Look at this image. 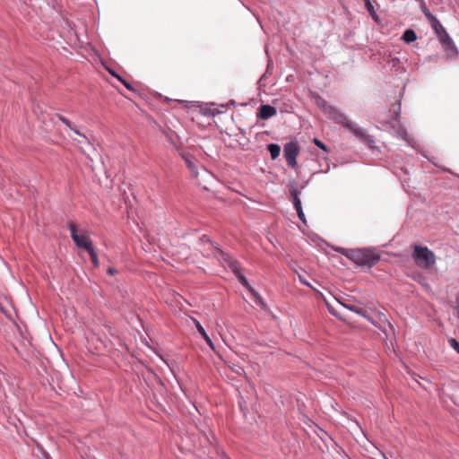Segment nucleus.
Returning <instances> with one entry per match:
<instances>
[{
    "mask_svg": "<svg viewBox=\"0 0 459 459\" xmlns=\"http://www.w3.org/2000/svg\"><path fill=\"white\" fill-rule=\"evenodd\" d=\"M299 278L302 284H304L306 286H309V283L305 279H303L300 275H299Z\"/></svg>",
    "mask_w": 459,
    "mask_h": 459,
    "instance_id": "31",
    "label": "nucleus"
},
{
    "mask_svg": "<svg viewBox=\"0 0 459 459\" xmlns=\"http://www.w3.org/2000/svg\"><path fill=\"white\" fill-rule=\"evenodd\" d=\"M216 248L220 253V259L221 263H223L225 266L229 267L233 272V273H238V271L240 270L238 261L234 259L228 253H225L219 247Z\"/></svg>",
    "mask_w": 459,
    "mask_h": 459,
    "instance_id": "7",
    "label": "nucleus"
},
{
    "mask_svg": "<svg viewBox=\"0 0 459 459\" xmlns=\"http://www.w3.org/2000/svg\"><path fill=\"white\" fill-rule=\"evenodd\" d=\"M277 113V110L274 107L269 105V104H264L259 108L258 110V117L263 120H267L270 117L275 116Z\"/></svg>",
    "mask_w": 459,
    "mask_h": 459,
    "instance_id": "8",
    "label": "nucleus"
},
{
    "mask_svg": "<svg viewBox=\"0 0 459 459\" xmlns=\"http://www.w3.org/2000/svg\"><path fill=\"white\" fill-rule=\"evenodd\" d=\"M375 456V459H388L386 454L380 450H377V454H376Z\"/></svg>",
    "mask_w": 459,
    "mask_h": 459,
    "instance_id": "28",
    "label": "nucleus"
},
{
    "mask_svg": "<svg viewBox=\"0 0 459 459\" xmlns=\"http://www.w3.org/2000/svg\"><path fill=\"white\" fill-rule=\"evenodd\" d=\"M109 74H110L112 76L116 77V78H117V76H119V75H118V74H117L115 72L110 71V70H109Z\"/></svg>",
    "mask_w": 459,
    "mask_h": 459,
    "instance_id": "33",
    "label": "nucleus"
},
{
    "mask_svg": "<svg viewBox=\"0 0 459 459\" xmlns=\"http://www.w3.org/2000/svg\"><path fill=\"white\" fill-rule=\"evenodd\" d=\"M88 253L91 256V260L92 264H94V266L99 267L100 262H99L98 255L94 250V247L92 249L89 250Z\"/></svg>",
    "mask_w": 459,
    "mask_h": 459,
    "instance_id": "21",
    "label": "nucleus"
},
{
    "mask_svg": "<svg viewBox=\"0 0 459 459\" xmlns=\"http://www.w3.org/2000/svg\"><path fill=\"white\" fill-rule=\"evenodd\" d=\"M438 40L444 49V51L446 53L447 56H455L457 55V48L452 39V38L449 36V34L446 31L442 33L440 36L437 37Z\"/></svg>",
    "mask_w": 459,
    "mask_h": 459,
    "instance_id": "6",
    "label": "nucleus"
},
{
    "mask_svg": "<svg viewBox=\"0 0 459 459\" xmlns=\"http://www.w3.org/2000/svg\"><path fill=\"white\" fill-rule=\"evenodd\" d=\"M325 115L334 123L342 125L343 127L348 129L360 142L368 144L369 147L374 146V137L368 134L365 128L359 127L355 122L350 121L347 117L335 107L331 106L330 108H327V111Z\"/></svg>",
    "mask_w": 459,
    "mask_h": 459,
    "instance_id": "1",
    "label": "nucleus"
},
{
    "mask_svg": "<svg viewBox=\"0 0 459 459\" xmlns=\"http://www.w3.org/2000/svg\"><path fill=\"white\" fill-rule=\"evenodd\" d=\"M194 322H195V327L198 331V333L201 334V336L204 338V340L205 341V342L209 345V347L212 350H214V344L212 341V339L210 338V336L208 335V333H206V331L204 330V328L202 326V325L200 324V322L196 319H194Z\"/></svg>",
    "mask_w": 459,
    "mask_h": 459,
    "instance_id": "10",
    "label": "nucleus"
},
{
    "mask_svg": "<svg viewBox=\"0 0 459 459\" xmlns=\"http://www.w3.org/2000/svg\"><path fill=\"white\" fill-rule=\"evenodd\" d=\"M299 146L296 142H289L283 147V153L286 160V163L290 168L297 166V157L299 153Z\"/></svg>",
    "mask_w": 459,
    "mask_h": 459,
    "instance_id": "5",
    "label": "nucleus"
},
{
    "mask_svg": "<svg viewBox=\"0 0 459 459\" xmlns=\"http://www.w3.org/2000/svg\"><path fill=\"white\" fill-rule=\"evenodd\" d=\"M314 143L320 149H322L323 151H325V152H329V148L322 142L320 141L319 139L317 138H314Z\"/></svg>",
    "mask_w": 459,
    "mask_h": 459,
    "instance_id": "22",
    "label": "nucleus"
},
{
    "mask_svg": "<svg viewBox=\"0 0 459 459\" xmlns=\"http://www.w3.org/2000/svg\"><path fill=\"white\" fill-rule=\"evenodd\" d=\"M290 194L292 198V204L294 206V209L301 207V201L299 199V191L298 190L296 184H290L289 186Z\"/></svg>",
    "mask_w": 459,
    "mask_h": 459,
    "instance_id": "9",
    "label": "nucleus"
},
{
    "mask_svg": "<svg viewBox=\"0 0 459 459\" xmlns=\"http://www.w3.org/2000/svg\"><path fill=\"white\" fill-rule=\"evenodd\" d=\"M366 9L370 13L371 17L376 21L378 22V15L377 14L375 8L371 3L370 0H364Z\"/></svg>",
    "mask_w": 459,
    "mask_h": 459,
    "instance_id": "18",
    "label": "nucleus"
},
{
    "mask_svg": "<svg viewBox=\"0 0 459 459\" xmlns=\"http://www.w3.org/2000/svg\"><path fill=\"white\" fill-rule=\"evenodd\" d=\"M315 101L316 106L324 112L325 113L327 111V108H330L332 105H329L325 100H324L322 97L316 95L315 98Z\"/></svg>",
    "mask_w": 459,
    "mask_h": 459,
    "instance_id": "15",
    "label": "nucleus"
},
{
    "mask_svg": "<svg viewBox=\"0 0 459 459\" xmlns=\"http://www.w3.org/2000/svg\"><path fill=\"white\" fill-rule=\"evenodd\" d=\"M388 64L392 66V67H394V68H397L399 64H400V60L399 58L397 57H391L389 60H388Z\"/></svg>",
    "mask_w": 459,
    "mask_h": 459,
    "instance_id": "26",
    "label": "nucleus"
},
{
    "mask_svg": "<svg viewBox=\"0 0 459 459\" xmlns=\"http://www.w3.org/2000/svg\"><path fill=\"white\" fill-rule=\"evenodd\" d=\"M267 150L270 152L271 158L273 160L277 159L281 153V147L279 144H276V143L268 144Z\"/></svg>",
    "mask_w": 459,
    "mask_h": 459,
    "instance_id": "13",
    "label": "nucleus"
},
{
    "mask_svg": "<svg viewBox=\"0 0 459 459\" xmlns=\"http://www.w3.org/2000/svg\"><path fill=\"white\" fill-rule=\"evenodd\" d=\"M250 294L252 295L254 301L256 305L260 306L261 308L265 309L266 304L264 303L263 298L259 295V293L254 289V291H250Z\"/></svg>",
    "mask_w": 459,
    "mask_h": 459,
    "instance_id": "16",
    "label": "nucleus"
},
{
    "mask_svg": "<svg viewBox=\"0 0 459 459\" xmlns=\"http://www.w3.org/2000/svg\"><path fill=\"white\" fill-rule=\"evenodd\" d=\"M238 278V281L250 292L254 291V288L250 285L247 279L242 274L239 270L238 273H234Z\"/></svg>",
    "mask_w": 459,
    "mask_h": 459,
    "instance_id": "14",
    "label": "nucleus"
},
{
    "mask_svg": "<svg viewBox=\"0 0 459 459\" xmlns=\"http://www.w3.org/2000/svg\"><path fill=\"white\" fill-rule=\"evenodd\" d=\"M182 158L185 160L186 163V166L187 168L190 169L191 173L194 175V176H196V167H195V162L192 160V159L186 155V154H182Z\"/></svg>",
    "mask_w": 459,
    "mask_h": 459,
    "instance_id": "17",
    "label": "nucleus"
},
{
    "mask_svg": "<svg viewBox=\"0 0 459 459\" xmlns=\"http://www.w3.org/2000/svg\"><path fill=\"white\" fill-rule=\"evenodd\" d=\"M340 304L342 306H343L344 307H346L347 309L358 314V315H363L364 314V310L358 307V306H355V305H350V304H347V303H344V302H341L340 301Z\"/></svg>",
    "mask_w": 459,
    "mask_h": 459,
    "instance_id": "20",
    "label": "nucleus"
},
{
    "mask_svg": "<svg viewBox=\"0 0 459 459\" xmlns=\"http://www.w3.org/2000/svg\"><path fill=\"white\" fill-rule=\"evenodd\" d=\"M448 342L450 346L457 352L459 353V342L455 338L448 339Z\"/></svg>",
    "mask_w": 459,
    "mask_h": 459,
    "instance_id": "23",
    "label": "nucleus"
},
{
    "mask_svg": "<svg viewBox=\"0 0 459 459\" xmlns=\"http://www.w3.org/2000/svg\"><path fill=\"white\" fill-rule=\"evenodd\" d=\"M221 457L222 459H230L229 456L223 451H221Z\"/></svg>",
    "mask_w": 459,
    "mask_h": 459,
    "instance_id": "32",
    "label": "nucleus"
},
{
    "mask_svg": "<svg viewBox=\"0 0 459 459\" xmlns=\"http://www.w3.org/2000/svg\"><path fill=\"white\" fill-rule=\"evenodd\" d=\"M231 369L238 375H242L244 373L243 368L238 365H234L233 367H231Z\"/></svg>",
    "mask_w": 459,
    "mask_h": 459,
    "instance_id": "27",
    "label": "nucleus"
},
{
    "mask_svg": "<svg viewBox=\"0 0 459 459\" xmlns=\"http://www.w3.org/2000/svg\"><path fill=\"white\" fill-rule=\"evenodd\" d=\"M45 457H46V459H52V458L49 456V455H48V454H47Z\"/></svg>",
    "mask_w": 459,
    "mask_h": 459,
    "instance_id": "34",
    "label": "nucleus"
},
{
    "mask_svg": "<svg viewBox=\"0 0 459 459\" xmlns=\"http://www.w3.org/2000/svg\"><path fill=\"white\" fill-rule=\"evenodd\" d=\"M67 228L70 231L73 241L78 247L84 249L87 252L93 248L91 239L85 234H80L78 232V228L74 221H68Z\"/></svg>",
    "mask_w": 459,
    "mask_h": 459,
    "instance_id": "4",
    "label": "nucleus"
},
{
    "mask_svg": "<svg viewBox=\"0 0 459 459\" xmlns=\"http://www.w3.org/2000/svg\"><path fill=\"white\" fill-rule=\"evenodd\" d=\"M108 273L110 275H114L115 273H117V270L114 267H109L108 269Z\"/></svg>",
    "mask_w": 459,
    "mask_h": 459,
    "instance_id": "30",
    "label": "nucleus"
},
{
    "mask_svg": "<svg viewBox=\"0 0 459 459\" xmlns=\"http://www.w3.org/2000/svg\"><path fill=\"white\" fill-rule=\"evenodd\" d=\"M57 117L62 123H64L67 127H69L72 131H74V134H76L77 135L82 136L85 140H87V138L84 135H82L77 129L73 127L71 122L67 118H65V117H63L61 115H57Z\"/></svg>",
    "mask_w": 459,
    "mask_h": 459,
    "instance_id": "19",
    "label": "nucleus"
},
{
    "mask_svg": "<svg viewBox=\"0 0 459 459\" xmlns=\"http://www.w3.org/2000/svg\"><path fill=\"white\" fill-rule=\"evenodd\" d=\"M295 210L297 212V214H298V217L299 218V220L302 221L304 223H306V218H305V214H304L302 206L299 208H296Z\"/></svg>",
    "mask_w": 459,
    "mask_h": 459,
    "instance_id": "25",
    "label": "nucleus"
},
{
    "mask_svg": "<svg viewBox=\"0 0 459 459\" xmlns=\"http://www.w3.org/2000/svg\"><path fill=\"white\" fill-rule=\"evenodd\" d=\"M342 254L360 266L372 267L380 260V255L378 254L368 248L350 250L342 249Z\"/></svg>",
    "mask_w": 459,
    "mask_h": 459,
    "instance_id": "2",
    "label": "nucleus"
},
{
    "mask_svg": "<svg viewBox=\"0 0 459 459\" xmlns=\"http://www.w3.org/2000/svg\"><path fill=\"white\" fill-rule=\"evenodd\" d=\"M432 30L435 31L437 36H440L442 33L446 32V29L441 24L437 16H430V21H429Z\"/></svg>",
    "mask_w": 459,
    "mask_h": 459,
    "instance_id": "11",
    "label": "nucleus"
},
{
    "mask_svg": "<svg viewBox=\"0 0 459 459\" xmlns=\"http://www.w3.org/2000/svg\"><path fill=\"white\" fill-rule=\"evenodd\" d=\"M422 3H423V6L421 8V11L424 13L425 17L427 18V20L430 21V16H435V15L426 7L424 1Z\"/></svg>",
    "mask_w": 459,
    "mask_h": 459,
    "instance_id": "24",
    "label": "nucleus"
},
{
    "mask_svg": "<svg viewBox=\"0 0 459 459\" xmlns=\"http://www.w3.org/2000/svg\"><path fill=\"white\" fill-rule=\"evenodd\" d=\"M117 79L121 82L127 89L131 90L130 84L125 79H123L121 76H117Z\"/></svg>",
    "mask_w": 459,
    "mask_h": 459,
    "instance_id": "29",
    "label": "nucleus"
},
{
    "mask_svg": "<svg viewBox=\"0 0 459 459\" xmlns=\"http://www.w3.org/2000/svg\"><path fill=\"white\" fill-rule=\"evenodd\" d=\"M402 39L406 43H411L417 39V34L416 32L411 29H407L403 36Z\"/></svg>",
    "mask_w": 459,
    "mask_h": 459,
    "instance_id": "12",
    "label": "nucleus"
},
{
    "mask_svg": "<svg viewBox=\"0 0 459 459\" xmlns=\"http://www.w3.org/2000/svg\"><path fill=\"white\" fill-rule=\"evenodd\" d=\"M411 257L422 269H430L436 264V255L428 247L414 245Z\"/></svg>",
    "mask_w": 459,
    "mask_h": 459,
    "instance_id": "3",
    "label": "nucleus"
}]
</instances>
